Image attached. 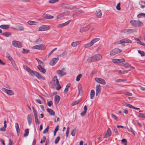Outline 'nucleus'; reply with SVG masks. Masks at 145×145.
<instances>
[{
	"instance_id": "f257e3e1",
	"label": "nucleus",
	"mask_w": 145,
	"mask_h": 145,
	"mask_svg": "<svg viewBox=\"0 0 145 145\" xmlns=\"http://www.w3.org/2000/svg\"><path fill=\"white\" fill-rule=\"evenodd\" d=\"M102 58V56L100 54H97L89 57L87 59V61L88 63L96 62L101 60Z\"/></svg>"
},
{
	"instance_id": "f03ea898",
	"label": "nucleus",
	"mask_w": 145,
	"mask_h": 145,
	"mask_svg": "<svg viewBox=\"0 0 145 145\" xmlns=\"http://www.w3.org/2000/svg\"><path fill=\"white\" fill-rule=\"evenodd\" d=\"M131 25L135 27L142 26L143 25V23L139 20H131L130 22Z\"/></svg>"
},
{
	"instance_id": "7ed1b4c3",
	"label": "nucleus",
	"mask_w": 145,
	"mask_h": 145,
	"mask_svg": "<svg viewBox=\"0 0 145 145\" xmlns=\"http://www.w3.org/2000/svg\"><path fill=\"white\" fill-rule=\"evenodd\" d=\"M45 46L43 44H40L33 46L31 47L32 49H36L40 50H44L45 49Z\"/></svg>"
},
{
	"instance_id": "20e7f679",
	"label": "nucleus",
	"mask_w": 145,
	"mask_h": 145,
	"mask_svg": "<svg viewBox=\"0 0 145 145\" xmlns=\"http://www.w3.org/2000/svg\"><path fill=\"white\" fill-rule=\"evenodd\" d=\"M50 28L49 25H42L39 27L38 30L40 31H44L48 30Z\"/></svg>"
},
{
	"instance_id": "39448f33",
	"label": "nucleus",
	"mask_w": 145,
	"mask_h": 145,
	"mask_svg": "<svg viewBox=\"0 0 145 145\" xmlns=\"http://www.w3.org/2000/svg\"><path fill=\"white\" fill-rule=\"evenodd\" d=\"M56 72L58 75L60 77H61L66 74L64 69H63L62 70H58L56 71Z\"/></svg>"
},
{
	"instance_id": "423d86ee",
	"label": "nucleus",
	"mask_w": 145,
	"mask_h": 145,
	"mask_svg": "<svg viewBox=\"0 0 145 145\" xmlns=\"http://www.w3.org/2000/svg\"><path fill=\"white\" fill-rule=\"evenodd\" d=\"M31 74L35 75L37 78L42 79L43 80H45L44 77L42 76L39 72L36 71H33Z\"/></svg>"
},
{
	"instance_id": "0eeeda50",
	"label": "nucleus",
	"mask_w": 145,
	"mask_h": 145,
	"mask_svg": "<svg viewBox=\"0 0 145 145\" xmlns=\"http://www.w3.org/2000/svg\"><path fill=\"white\" fill-rule=\"evenodd\" d=\"M121 51V50L118 48H116L111 51L110 53V55L111 56L120 53Z\"/></svg>"
},
{
	"instance_id": "6e6552de",
	"label": "nucleus",
	"mask_w": 145,
	"mask_h": 145,
	"mask_svg": "<svg viewBox=\"0 0 145 145\" xmlns=\"http://www.w3.org/2000/svg\"><path fill=\"white\" fill-rule=\"evenodd\" d=\"M1 89L3 92L10 95H12L14 94V92L11 90H8L5 88H2Z\"/></svg>"
},
{
	"instance_id": "1a4fd4ad",
	"label": "nucleus",
	"mask_w": 145,
	"mask_h": 145,
	"mask_svg": "<svg viewBox=\"0 0 145 145\" xmlns=\"http://www.w3.org/2000/svg\"><path fill=\"white\" fill-rule=\"evenodd\" d=\"M12 44L14 46L18 48H20L22 46V44L20 42L16 40L13 41Z\"/></svg>"
},
{
	"instance_id": "9d476101",
	"label": "nucleus",
	"mask_w": 145,
	"mask_h": 145,
	"mask_svg": "<svg viewBox=\"0 0 145 145\" xmlns=\"http://www.w3.org/2000/svg\"><path fill=\"white\" fill-rule=\"evenodd\" d=\"M33 110L34 114V115L35 116V122L36 124H37L38 123H40V122L39 121L38 119V116L37 114V111L35 110V108L33 107Z\"/></svg>"
},
{
	"instance_id": "9b49d317",
	"label": "nucleus",
	"mask_w": 145,
	"mask_h": 145,
	"mask_svg": "<svg viewBox=\"0 0 145 145\" xmlns=\"http://www.w3.org/2000/svg\"><path fill=\"white\" fill-rule=\"evenodd\" d=\"M136 30L134 29H124L121 31V32H123L126 34L131 33L133 32H135Z\"/></svg>"
},
{
	"instance_id": "f8f14e48",
	"label": "nucleus",
	"mask_w": 145,
	"mask_h": 145,
	"mask_svg": "<svg viewBox=\"0 0 145 145\" xmlns=\"http://www.w3.org/2000/svg\"><path fill=\"white\" fill-rule=\"evenodd\" d=\"M95 80L99 83L104 85L106 84V82L105 81L101 78H95Z\"/></svg>"
},
{
	"instance_id": "ddd939ff",
	"label": "nucleus",
	"mask_w": 145,
	"mask_h": 145,
	"mask_svg": "<svg viewBox=\"0 0 145 145\" xmlns=\"http://www.w3.org/2000/svg\"><path fill=\"white\" fill-rule=\"evenodd\" d=\"M59 59V57L53 59L50 61V64L51 66L54 65L57 62Z\"/></svg>"
},
{
	"instance_id": "4468645a",
	"label": "nucleus",
	"mask_w": 145,
	"mask_h": 145,
	"mask_svg": "<svg viewBox=\"0 0 145 145\" xmlns=\"http://www.w3.org/2000/svg\"><path fill=\"white\" fill-rule=\"evenodd\" d=\"M111 130L108 127V128L106 133L104 136V138H107L110 136L111 135Z\"/></svg>"
},
{
	"instance_id": "2eb2a0df",
	"label": "nucleus",
	"mask_w": 145,
	"mask_h": 145,
	"mask_svg": "<svg viewBox=\"0 0 145 145\" xmlns=\"http://www.w3.org/2000/svg\"><path fill=\"white\" fill-rule=\"evenodd\" d=\"M101 86L99 84H97L96 86V95L97 96L99 93H100L101 91Z\"/></svg>"
},
{
	"instance_id": "dca6fc26",
	"label": "nucleus",
	"mask_w": 145,
	"mask_h": 145,
	"mask_svg": "<svg viewBox=\"0 0 145 145\" xmlns=\"http://www.w3.org/2000/svg\"><path fill=\"white\" fill-rule=\"evenodd\" d=\"M37 68L42 74H44L46 72L45 69L42 67L41 65H39L37 67Z\"/></svg>"
},
{
	"instance_id": "f3484780",
	"label": "nucleus",
	"mask_w": 145,
	"mask_h": 145,
	"mask_svg": "<svg viewBox=\"0 0 145 145\" xmlns=\"http://www.w3.org/2000/svg\"><path fill=\"white\" fill-rule=\"evenodd\" d=\"M60 99V97L58 95H56L54 97L55 103L56 105L59 103Z\"/></svg>"
},
{
	"instance_id": "a211bd4d",
	"label": "nucleus",
	"mask_w": 145,
	"mask_h": 145,
	"mask_svg": "<svg viewBox=\"0 0 145 145\" xmlns=\"http://www.w3.org/2000/svg\"><path fill=\"white\" fill-rule=\"evenodd\" d=\"M23 67L25 70L31 74L33 71L31 69L26 65H23Z\"/></svg>"
},
{
	"instance_id": "6ab92c4d",
	"label": "nucleus",
	"mask_w": 145,
	"mask_h": 145,
	"mask_svg": "<svg viewBox=\"0 0 145 145\" xmlns=\"http://www.w3.org/2000/svg\"><path fill=\"white\" fill-rule=\"evenodd\" d=\"M43 19H51L54 18V17L49 14H44L43 16Z\"/></svg>"
},
{
	"instance_id": "aec40b11",
	"label": "nucleus",
	"mask_w": 145,
	"mask_h": 145,
	"mask_svg": "<svg viewBox=\"0 0 145 145\" xmlns=\"http://www.w3.org/2000/svg\"><path fill=\"white\" fill-rule=\"evenodd\" d=\"M27 120L29 125H30L32 121V117L31 114H28L27 117Z\"/></svg>"
},
{
	"instance_id": "412c9836",
	"label": "nucleus",
	"mask_w": 145,
	"mask_h": 145,
	"mask_svg": "<svg viewBox=\"0 0 145 145\" xmlns=\"http://www.w3.org/2000/svg\"><path fill=\"white\" fill-rule=\"evenodd\" d=\"M15 126L18 136L20 133V130L19 126L18 124L17 123H15Z\"/></svg>"
},
{
	"instance_id": "4be33fe9",
	"label": "nucleus",
	"mask_w": 145,
	"mask_h": 145,
	"mask_svg": "<svg viewBox=\"0 0 145 145\" xmlns=\"http://www.w3.org/2000/svg\"><path fill=\"white\" fill-rule=\"evenodd\" d=\"M102 15V13L100 10H98L96 11V16L97 18H100Z\"/></svg>"
},
{
	"instance_id": "5701e85b",
	"label": "nucleus",
	"mask_w": 145,
	"mask_h": 145,
	"mask_svg": "<svg viewBox=\"0 0 145 145\" xmlns=\"http://www.w3.org/2000/svg\"><path fill=\"white\" fill-rule=\"evenodd\" d=\"M81 41H77L72 42L71 44V46L72 47H76L79 45L81 42Z\"/></svg>"
},
{
	"instance_id": "b1692460",
	"label": "nucleus",
	"mask_w": 145,
	"mask_h": 145,
	"mask_svg": "<svg viewBox=\"0 0 145 145\" xmlns=\"http://www.w3.org/2000/svg\"><path fill=\"white\" fill-rule=\"evenodd\" d=\"M89 28V27L88 26L85 27H82L80 29V31L81 33H82L85 31H87L88 30Z\"/></svg>"
},
{
	"instance_id": "393cba45",
	"label": "nucleus",
	"mask_w": 145,
	"mask_h": 145,
	"mask_svg": "<svg viewBox=\"0 0 145 145\" xmlns=\"http://www.w3.org/2000/svg\"><path fill=\"white\" fill-rule=\"evenodd\" d=\"M0 27L3 29H7L10 27V25H2L0 26Z\"/></svg>"
},
{
	"instance_id": "a878e982",
	"label": "nucleus",
	"mask_w": 145,
	"mask_h": 145,
	"mask_svg": "<svg viewBox=\"0 0 145 145\" xmlns=\"http://www.w3.org/2000/svg\"><path fill=\"white\" fill-rule=\"evenodd\" d=\"M47 111L51 115H55V112L52 109L48 108L47 109Z\"/></svg>"
},
{
	"instance_id": "bb28decb",
	"label": "nucleus",
	"mask_w": 145,
	"mask_h": 145,
	"mask_svg": "<svg viewBox=\"0 0 145 145\" xmlns=\"http://www.w3.org/2000/svg\"><path fill=\"white\" fill-rule=\"evenodd\" d=\"M6 56L7 57L10 61L12 63L14 62V61L12 57L11 56L10 54L8 53H6Z\"/></svg>"
},
{
	"instance_id": "cd10ccee",
	"label": "nucleus",
	"mask_w": 145,
	"mask_h": 145,
	"mask_svg": "<svg viewBox=\"0 0 145 145\" xmlns=\"http://www.w3.org/2000/svg\"><path fill=\"white\" fill-rule=\"evenodd\" d=\"M11 35V33L10 32H5L2 33V35L6 37H8Z\"/></svg>"
},
{
	"instance_id": "c85d7f7f",
	"label": "nucleus",
	"mask_w": 145,
	"mask_h": 145,
	"mask_svg": "<svg viewBox=\"0 0 145 145\" xmlns=\"http://www.w3.org/2000/svg\"><path fill=\"white\" fill-rule=\"evenodd\" d=\"M27 23L28 24L30 25H37L38 24V22L32 21H28Z\"/></svg>"
},
{
	"instance_id": "c756f323",
	"label": "nucleus",
	"mask_w": 145,
	"mask_h": 145,
	"mask_svg": "<svg viewBox=\"0 0 145 145\" xmlns=\"http://www.w3.org/2000/svg\"><path fill=\"white\" fill-rule=\"evenodd\" d=\"M95 95V91L92 89L91 90L90 93V98L91 99H93Z\"/></svg>"
},
{
	"instance_id": "7c9ffc66",
	"label": "nucleus",
	"mask_w": 145,
	"mask_h": 145,
	"mask_svg": "<svg viewBox=\"0 0 145 145\" xmlns=\"http://www.w3.org/2000/svg\"><path fill=\"white\" fill-rule=\"evenodd\" d=\"M92 45H93V44L91 41L89 42L84 44V47L85 48H88L92 46Z\"/></svg>"
},
{
	"instance_id": "2f4dec72",
	"label": "nucleus",
	"mask_w": 145,
	"mask_h": 145,
	"mask_svg": "<svg viewBox=\"0 0 145 145\" xmlns=\"http://www.w3.org/2000/svg\"><path fill=\"white\" fill-rule=\"evenodd\" d=\"M57 49V48H56L53 49L50 53H49L46 56L45 58L46 59L48 58L51 55V54L53 53V52Z\"/></svg>"
},
{
	"instance_id": "473e14b6",
	"label": "nucleus",
	"mask_w": 145,
	"mask_h": 145,
	"mask_svg": "<svg viewBox=\"0 0 145 145\" xmlns=\"http://www.w3.org/2000/svg\"><path fill=\"white\" fill-rule=\"evenodd\" d=\"M100 40L99 38H95L93 39L91 41L92 44L93 45L94 43L99 41Z\"/></svg>"
},
{
	"instance_id": "72a5a7b5",
	"label": "nucleus",
	"mask_w": 145,
	"mask_h": 145,
	"mask_svg": "<svg viewBox=\"0 0 145 145\" xmlns=\"http://www.w3.org/2000/svg\"><path fill=\"white\" fill-rule=\"evenodd\" d=\"M124 39V43H131L132 41L130 40L127 38H125Z\"/></svg>"
},
{
	"instance_id": "f704fd0d",
	"label": "nucleus",
	"mask_w": 145,
	"mask_h": 145,
	"mask_svg": "<svg viewBox=\"0 0 145 145\" xmlns=\"http://www.w3.org/2000/svg\"><path fill=\"white\" fill-rule=\"evenodd\" d=\"M67 54V52L66 51H64L61 54H59L57 56L58 57H64L66 56Z\"/></svg>"
},
{
	"instance_id": "c9c22d12",
	"label": "nucleus",
	"mask_w": 145,
	"mask_h": 145,
	"mask_svg": "<svg viewBox=\"0 0 145 145\" xmlns=\"http://www.w3.org/2000/svg\"><path fill=\"white\" fill-rule=\"evenodd\" d=\"M53 80L56 83V84L58 83L59 82L57 78V77L56 76H54Z\"/></svg>"
},
{
	"instance_id": "e433bc0d",
	"label": "nucleus",
	"mask_w": 145,
	"mask_h": 145,
	"mask_svg": "<svg viewBox=\"0 0 145 145\" xmlns=\"http://www.w3.org/2000/svg\"><path fill=\"white\" fill-rule=\"evenodd\" d=\"M70 86V85L69 84H68L67 85L66 88L65 89L64 91L65 94L68 91V89L69 88Z\"/></svg>"
},
{
	"instance_id": "4c0bfd02",
	"label": "nucleus",
	"mask_w": 145,
	"mask_h": 145,
	"mask_svg": "<svg viewBox=\"0 0 145 145\" xmlns=\"http://www.w3.org/2000/svg\"><path fill=\"white\" fill-rule=\"evenodd\" d=\"M16 29L19 31H23L24 30V28L23 26L18 25Z\"/></svg>"
},
{
	"instance_id": "58836bf2",
	"label": "nucleus",
	"mask_w": 145,
	"mask_h": 145,
	"mask_svg": "<svg viewBox=\"0 0 145 145\" xmlns=\"http://www.w3.org/2000/svg\"><path fill=\"white\" fill-rule=\"evenodd\" d=\"M29 129H26L25 131V133L24 135V137H27L29 134Z\"/></svg>"
},
{
	"instance_id": "ea45409f",
	"label": "nucleus",
	"mask_w": 145,
	"mask_h": 145,
	"mask_svg": "<svg viewBox=\"0 0 145 145\" xmlns=\"http://www.w3.org/2000/svg\"><path fill=\"white\" fill-rule=\"evenodd\" d=\"M137 43L138 44H140L144 46L145 45V43L142 42L139 39H137Z\"/></svg>"
},
{
	"instance_id": "a19ab883",
	"label": "nucleus",
	"mask_w": 145,
	"mask_h": 145,
	"mask_svg": "<svg viewBox=\"0 0 145 145\" xmlns=\"http://www.w3.org/2000/svg\"><path fill=\"white\" fill-rule=\"evenodd\" d=\"M138 52L141 56H144L145 55V52L143 51L138 50Z\"/></svg>"
},
{
	"instance_id": "79ce46f5",
	"label": "nucleus",
	"mask_w": 145,
	"mask_h": 145,
	"mask_svg": "<svg viewBox=\"0 0 145 145\" xmlns=\"http://www.w3.org/2000/svg\"><path fill=\"white\" fill-rule=\"evenodd\" d=\"M121 141L122 144H124V145H126L127 141L126 139L123 138L121 140Z\"/></svg>"
},
{
	"instance_id": "37998d69",
	"label": "nucleus",
	"mask_w": 145,
	"mask_h": 145,
	"mask_svg": "<svg viewBox=\"0 0 145 145\" xmlns=\"http://www.w3.org/2000/svg\"><path fill=\"white\" fill-rule=\"evenodd\" d=\"M71 21V20H70L62 24L63 27L66 26L68 25Z\"/></svg>"
},
{
	"instance_id": "c03bdc74",
	"label": "nucleus",
	"mask_w": 145,
	"mask_h": 145,
	"mask_svg": "<svg viewBox=\"0 0 145 145\" xmlns=\"http://www.w3.org/2000/svg\"><path fill=\"white\" fill-rule=\"evenodd\" d=\"M57 86L56 88V89L57 90H59L61 88V87L60 86L59 83L56 84Z\"/></svg>"
},
{
	"instance_id": "a18cd8bd",
	"label": "nucleus",
	"mask_w": 145,
	"mask_h": 145,
	"mask_svg": "<svg viewBox=\"0 0 145 145\" xmlns=\"http://www.w3.org/2000/svg\"><path fill=\"white\" fill-rule=\"evenodd\" d=\"M82 75L81 74H80L78 75L76 77V80L77 81H79L80 79V78L81 77Z\"/></svg>"
},
{
	"instance_id": "49530a36",
	"label": "nucleus",
	"mask_w": 145,
	"mask_h": 145,
	"mask_svg": "<svg viewBox=\"0 0 145 145\" xmlns=\"http://www.w3.org/2000/svg\"><path fill=\"white\" fill-rule=\"evenodd\" d=\"M118 73L120 74L127 73L128 72L127 71L120 70L118 71Z\"/></svg>"
},
{
	"instance_id": "de8ad7c7",
	"label": "nucleus",
	"mask_w": 145,
	"mask_h": 145,
	"mask_svg": "<svg viewBox=\"0 0 145 145\" xmlns=\"http://www.w3.org/2000/svg\"><path fill=\"white\" fill-rule=\"evenodd\" d=\"M36 59L37 60L39 65H43V62L42 61H41L40 60H39V59L37 58H36Z\"/></svg>"
},
{
	"instance_id": "09e8293b",
	"label": "nucleus",
	"mask_w": 145,
	"mask_h": 145,
	"mask_svg": "<svg viewBox=\"0 0 145 145\" xmlns=\"http://www.w3.org/2000/svg\"><path fill=\"white\" fill-rule=\"evenodd\" d=\"M63 16H67L69 15L70 14V12L69 11H67L66 12H63L62 13Z\"/></svg>"
},
{
	"instance_id": "8fccbe9b",
	"label": "nucleus",
	"mask_w": 145,
	"mask_h": 145,
	"mask_svg": "<svg viewBox=\"0 0 145 145\" xmlns=\"http://www.w3.org/2000/svg\"><path fill=\"white\" fill-rule=\"evenodd\" d=\"M46 140V137L45 136H43L40 142V143L41 144H42L43 142H45Z\"/></svg>"
},
{
	"instance_id": "3c124183",
	"label": "nucleus",
	"mask_w": 145,
	"mask_h": 145,
	"mask_svg": "<svg viewBox=\"0 0 145 145\" xmlns=\"http://www.w3.org/2000/svg\"><path fill=\"white\" fill-rule=\"evenodd\" d=\"M79 102V101H77L73 102L71 104L72 106H74L78 104Z\"/></svg>"
},
{
	"instance_id": "603ef678",
	"label": "nucleus",
	"mask_w": 145,
	"mask_h": 145,
	"mask_svg": "<svg viewBox=\"0 0 145 145\" xmlns=\"http://www.w3.org/2000/svg\"><path fill=\"white\" fill-rule=\"evenodd\" d=\"M60 140V137H58L56 139L55 141V144H57L59 141Z\"/></svg>"
},
{
	"instance_id": "864d4df0",
	"label": "nucleus",
	"mask_w": 145,
	"mask_h": 145,
	"mask_svg": "<svg viewBox=\"0 0 145 145\" xmlns=\"http://www.w3.org/2000/svg\"><path fill=\"white\" fill-rule=\"evenodd\" d=\"M76 130V129H74L72 130L71 132V135L72 136H74L75 135Z\"/></svg>"
},
{
	"instance_id": "5fc2aeb1",
	"label": "nucleus",
	"mask_w": 145,
	"mask_h": 145,
	"mask_svg": "<svg viewBox=\"0 0 145 145\" xmlns=\"http://www.w3.org/2000/svg\"><path fill=\"white\" fill-rule=\"evenodd\" d=\"M49 126L48 125L46 129L44 131L43 133H46L48 132Z\"/></svg>"
},
{
	"instance_id": "6e6d98bb",
	"label": "nucleus",
	"mask_w": 145,
	"mask_h": 145,
	"mask_svg": "<svg viewBox=\"0 0 145 145\" xmlns=\"http://www.w3.org/2000/svg\"><path fill=\"white\" fill-rule=\"evenodd\" d=\"M145 17V14L140 13L137 15V17L138 18H141L142 17Z\"/></svg>"
},
{
	"instance_id": "4d7b16f0",
	"label": "nucleus",
	"mask_w": 145,
	"mask_h": 145,
	"mask_svg": "<svg viewBox=\"0 0 145 145\" xmlns=\"http://www.w3.org/2000/svg\"><path fill=\"white\" fill-rule=\"evenodd\" d=\"M138 116L139 117H141L142 118H145V114H143L140 113H139V114L138 115Z\"/></svg>"
},
{
	"instance_id": "13d9d810",
	"label": "nucleus",
	"mask_w": 145,
	"mask_h": 145,
	"mask_svg": "<svg viewBox=\"0 0 145 145\" xmlns=\"http://www.w3.org/2000/svg\"><path fill=\"white\" fill-rule=\"evenodd\" d=\"M23 51L22 52V53L23 54H27L29 53V50H25L24 48H23Z\"/></svg>"
},
{
	"instance_id": "bf43d9fd",
	"label": "nucleus",
	"mask_w": 145,
	"mask_h": 145,
	"mask_svg": "<svg viewBox=\"0 0 145 145\" xmlns=\"http://www.w3.org/2000/svg\"><path fill=\"white\" fill-rule=\"evenodd\" d=\"M63 17H64V16L62 13H61L57 16V19H59Z\"/></svg>"
},
{
	"instance_id": "052dcab7",
	"label": "nucleus",
	"mask_w": 145,
	"mask_h": 145,
	"mask_svg": "<svg viewBox=\"0 0 145 145\" xmlns=\"http://www.w3.org/2000/svg\"><path fill=\"white\" fill-rule=\"evenodd\" d=\"M111 116L112 117V118H113L115 120H117V119H118L117 117L116 116V115H115L114 114H111Z\"/></svg>"
},
{
	"instance_id": "680f3d73",
	"label": "nucleus",
	"mask_w": 145,
	"mask_h": 145,
	"mask_svg": "<svg viewBox=\"0 0 145 145\" xmlns=\"http://www.w3.org/2000/svg\"><path fill=\"white\" fill-rule=\"evenodd\" d=\"M78 89L79 92H80L81 91H82V85L80 84H79L78 85Z\"/></svg>"
},
{
	"instance_id": "e2e57ef3",
	"label": "nucleus",
	"mask_w": 145,
	"mask_h": 145,
	"mask_svg": "<svg viewBox=\"0 0 145 145\" xmlns=\"http://www.w3.org/2000/svg\"><path fill=\"white\" fill-rule=\"evenodd\" d=\"M69 127H68L67 128V129L66 132V136L67 137L68 136L69 133Z\"/></svg>"
},
{
	"instance_id": "0e129e2a",
	"label": "nucleus",
	"mask_w": 145,
	"mask_h": 145,
	"mask_svg": "<svg viewBox=\"0 0 145 145\" xmlns=\"http://www.w3.org/2000/svg\"><path fill=\"white\" fill-rule=\"evenodd\" d=\"M120 3H119L117 4V5L116 7V9L118 10H120V9H121V8L120 7Z\"/></svg>"
},
{
	"instance_id": "69168bd1",
	"label": "nucleus",
	"mask_w": 145,
	"mask_h": 145,
	"mask_svg": "<svg viewBox=\"0 0 145 145\" xmlns=\"http://www.w3.org/2000/svg\"><path fill=\"white\" fill-rule=\"evenodd\" d=\"M130 65L128 63H125V64H124V67L127 68H130Z\"/></svg>"
},
{
	"instance_id": "338daca9",
	"label": "nucleus",
	"mask_w": 145,
	"mask_h": 145,
	"mask_svg": "<svg viewBox=\"0 0 145 145\" xmlns=\"http://www.w3.org/2000/svg\"><path fill=\"white\" fill-rule=\"evenodd\" d=\"M7 127L5 126H4L3 127H1L0 129V130L1 131H5L6 130V128Z\"/></svg>"
},
{
	"instance_id": "774afa93",
	"label": "nucleus",
	"mask_w": 145,
	"mask_h": 145,
	"mask_svg": "<svg viewBox=\"0 0 145 145\" xmlns=\"http://www.w3.org/2000/svg\"><path fill=\"white\" fill-rule=\"evenodd\" d=\"M8 145H14L13 141L11 139H9Z\"/></svg>"
}]
</instances>
